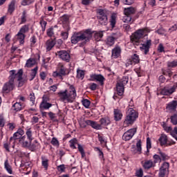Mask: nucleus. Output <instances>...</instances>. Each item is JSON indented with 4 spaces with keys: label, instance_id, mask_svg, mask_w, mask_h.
<instances>
[{
    "label": "nucleus",
    "instance_id": "nucleus-1",
    "mask_svg": "<svg viewBox=\"0 0 177 177\" xmlns=\"http://www.w3.org/2000/svg\"><path fill=\"white\" fill-rule=\"evenodd\" d=\"M8 81L3 84L1 93L8 95L16 88V82H18L19 88H21L27 82V79L23 78V70L19 69L18 71L12 70L9 71Z\"/></svg>",
    "mask_w": 177,
    "mask_h": 177
},
{
    "label": "nucleus",
    "instance_id": "nucleus-23",
    "mask_svg": "<svg viewBox=\"0 0 177 177\" xmlns=\"http://www.w3.org/2000/svg\"><path fill=\"white\" fill-rule=\"evenodd\" d=\"M142 165L144 169H150L153 167H156V164L151 160H147L142 162Z\"/></svg>",
    "mask_w": 177,
    "mask_h": 177
},
{
    "label": "nucleus",
    "instance_id": "nucleus-45",
    "mask_svg": "<svg viewBox=\"0 0 177 177\" xmlns=\"http://www.w3.org/2000/svg\"><path fill=\"white\" fill-rule=\"evenodd\" d=\"M46 34L50 38L55 37V29L53 28V26L47 29Z\"/></svg>",
    "mask_w": 177,
    "mask_h": 177
},
{
    "label": "nucleus",
    "instance_id": "nucleus-12",
    "mask_svg": "<svg viewBox=\"0 0 177 177\" xmlns=\"http://www.w3.org/2000/svg\"><path fill=\"white\" fill-rule=\"evenodd\" d=\"M55 55L56 56H58L59 59H61V60H63V62H66V63H70L71 56L70 55V53L66 50L57 51L55 53Z\"/></svg>",
    "mask_w": 177,
    "mask_h": 177
},
{
    "label": "nucleus",
    "instance_id": "nucleus-2",
    "mask_svg": "<svg viewBox=\"0 0 177 177\" xmlns=\"http://www.w3.org/2000/svg\"><path fill=\"white\" fill-rule=\"evenodd\" d=\"M57 95L61 102H64V103H73L77 97V91L75 90V87L71 85L69 86V89L59 91Z\"/></svg>",
    "mask_w": 177,
    "mask_h": 177
},
{
    "label": "nucleus",
    "instance_id": "nucleus-16",
    "mask_svg": "<svg viewBox=\"0 0 177 177\" xmlns=\"http://www.w3.org/2000/svg\"><path fill=\"white\" fill-rule=\"evenodd\" d=\"M169 171V163L165 162L160 169L159 177H165Z\"/></svg>",
    "mask_w": 177,
    "mask_h": 177
},
{
    "label": "nucleus",
    "instance_id": "nucleus-37",
    "mask_svg": "<svg viewBox=\"0 0 177 177\" xmlns=\"http://www.w3.org/2000/svg\"><path fill=\"white\" fill-rule=\"evenodd\" d=\"M37 64V60L35 58H30L27 60L26 66V67H32V66H35Z\"/></svg>",
    "mask_w": 177,
    "mask_h": 177
},
{
    "label": "nucleus",
    "instance_id": "nucleus-10",
    "mask_svg": "<svg viewBox=\"0 0 177 177\" xmlns=\"http://www.w3.org/2000/svg\"><path fill=\"white\" fill-rule=\"evenodd\" d=\"M162 127L165 132L170 133V135L177 140V127H175L174 130H172V127H168L165 122H162Z\"/></svg>",
    "mask_w": 177,
    "mask_h": 177
},
{
    "label": "nucleus",
    "instance_id": "nucleus-53",
    "mask_svg": "<svg viewBox=\"0 0 177 177\" xmlns=\"http://www.w3.org/2000/svg\"><path fill=\"white\" fill-rule=\"evenodd\" d=\"M167 67L170 68H174L175 67H177V61L168 62Z\"/></svg>",
    "mask_w": 177,
    "mask_h": 177
},
{
    "label": "nucleus",
    "instance_id": "nucleus-46",
    "mask_svg": "<svg viewBox=\"0 0 177 177\" xmlns=\"http://www.w3.org/2000/svg\"><path fill=\"white\" fill-rule=\"evenodd\" d=\"M26 21H27V12L24 10L22 12V15L21 17V22L19 24H24Z\"/></svg>",
    "mask_w": 177,
    "mask_h": 177
},
{
    "label": "nucleus",
    "instance_id": "nucleus-50",
    "mask_svg": "<svg viewBox=\"0 0 177 177\" xmlns=\"http://www.w3.org/2000/svg\"><path fill=\"white\" fill-rule=\"evenodd\" d=\"M82 104H83L84 107L86 109H89V106H91V101L88 99H83L82 100Z\"/></svg>",
    "mask_w": 177,
    "mask_h": 177
},
{
    "label": "nucleus",
    "instance_id": "nucleus-4",
    "mask_svg": "<svg viewBox=\"0 0 177 177\" xmlns=\"http://www.w3.org/2000/svg\"><path fill=\"white\" fill-rule=\"evenodd\" d=\"M150 32V30L147 28L140 29L136 30L130 36V41L135 46H139L140 45V39L144 37L147 36V34Z\"/></svg>",
    "mask_w": 177,
    "mask_h": 177
},
{
    "label": "nucleus",
    "instance_id": "nucleus-30",
    "mask_svg": "<svg viewBox=\"0 0 177 177\" xmlns=\"http://www.w3.org/2000/svg\"><path fill=\"white\" fill-rule=\"evenodd\" d=\"M109 23L112 28H114V27H115V24H117V14L113 13L111 15Z\"/></svg>",
    "mask_w": 177,
    "mask_h": 177
},
{
    "label": "nucleus",
    "instance_id": "nucleus-17",
    "mask_svg": "<svg viewBox=\"0 0 177 177\" xmlns=\"http://www.w3.org/2000/svg\"><path fill=\"white\" fill-rule=\"evenodd\" d=\"M150 46H151V40L149 39L147 41L142 44V46L140 47L142 52L145 53V55H147L149 51L150 50Z\"/></svg>",
    "mask_w": 177,
    "mask_h": 177
},
{
    "label": "nucleus",
    "instance_id": "nucleus-40",
    "mask_svg": "<svg viewBox=\"0 0 177 177\" xmlns=\"http://www.w3.org/2000/svg\"><path fill=\"white\" fill-rule=\"evenodd\" d=\"M103 38V31L95 32L94 34V39L99 41Z\"/></svg>",
    "mask_w": 177,
    "mask_h": 177
},
{
    "label": "nucleus",
    "instance_id": "nucleus-11",
    "mask_svg": "<svg viewBox=\"0 0 177 177\" xmlns=\"http://www.w3.org/2000/svg\"><path fill=\"white\" fill-rule=\"evenodd\" d=\"M88 81H97L100 83L101 86L104 85V81H106V78L104 76L100 74L93 73L90 75V78L88 79Z\"/></svg>",
    "mask_w": 177,
    "mask_h": 177
},
{
    "label": "nucleus",
    "instance_id": "nucleus-55",
    "mask_svg": "<svg viewBox=\"0 0 177 177\" xmlns=\"http://www.w3.org/2000/svg\"><path fill=\"white\" fill-rule=\"evenodd\" d=\"M137 151L140 154L142 153V140H138L136 143Z\"/></svg>",
    "mask_w": 177,
    "mask_h": 177
},
{
    "label": "nucleus",
    "instance_id": "nucleus-38",
    "mask_svg": "<svg viewBox=\"0 0 177 177\" xmlns=\"http://www.w3.org/2000/svg\"><path fill=\"white\" fill-rule=\"evenodd\" d=\"M68 31H70V27L68 26V25H67L66 31L61 32V37L64 40H66V39H67V38H68Z\"/></svg>",
    "mask_w": 177,
    "mask_h": 177
},
{
    "label": "nucleus",
    "instance_id": "nucleus-25",
    "mask_svg": "<svg viewBox=\"0 0 177 177\" xmlns=\"http://www.w3.org/2000/svg\"><path fill=\"white\" fill-rule=\"evenodd\" d=\"M19 171H27L26 174L28 175V173L31 171V166H30L28 162L25 163L21 162Z\"/></svg>",
    "mask_w": 177,
    "mask_h": 177
},
{
    "label": "nucleus",
    "instance_id": "nucleus-49",
    "mask_svg": "<svg viewBox=\"0 0 177 177\" xmlns=\"http://www.w3.org/2000/svg\"><path fill=\"white\" fill-rule=\"evenodd\" d=\"M77 149H78V151H80V153H81V156H82V158H85V156H86L85 154V151L84 150V147H82V145H80V144H77Z\"/></svg>",
    "mask_w": 177,
    "mask_h": 177
},
{
    "label": "nucleus",
    "instance_id": "nucleus-29",
    "mask_svg": "<svg viewBox=\"0 0 177 177\" xmlns=\"http://www.w3.org/2000/svg\"><path fill=\"white\" fill-rule=\"evenodd\" d=\"M136 13V8L133 7L124 8V15H127V16H131V15H135Z\"/></svg>",
    "mask_w": 177,
    "mask_h": 177
},
{
    "label": "nucleus",
    "instance_id": "nucleus-14",
    "mask_svg": "<svg viewBox=\"0 0 177 177\" xmlns=\"http://www.w3.org/2000/svg\"><path fill=\"white\" fill-rule=\"evenodd\" d=\"M176 91V86L174 85L171 87L169 86H165L162 88L160 89V95H163L165 96H169L172 95Z\"/></svg>",
    "mask_w": 177,
    "mask_h": 177
},
{
    "label": "nucleus",
    "instance_id": "nucleus-51",
    "mask_svg": "<svg viewBox=\"0 0 177 177\" xmlns=\"http://www.w3.org/2000/svg\"><path fill=\"white\" fill-rule=\"evenodd\" d=\"M171 122L173 125H177V113H174L170 117Z\"/></svg>",
    "mask_w": 177,
    "mask_h": 177
},
{
    "label": "nucleus",
    "instance_id": "nucleus-57",
    "mask_svg": "<svg viewBox=\"0 0 177 177\" xmlns=\"http://www.w3.org/2000/svg\"><path fill=\"white\" fill-rule=\"evenodd\" d=\"M29 100L32 102V104L35 103V94L32 91H31L29 95Z\"/></svg>",
    "mask_w": 177,
    "mask_h": 177
},
{
    "label": "nucleus",
    "instance_id": "nucleus-35",
    "mask_svg": "<svg viewBox=\"0 0 177 177\" xmlns=\"http://www.w3.org/2000/svg\"><path fill=\"white\" fill-rule=\"evenodd\" d=\"M15 5H16V1L15 0H12L10 2V3L8 5V13H10V15H12V13L15 12Z\"/></svg>",
    "mask_w": 177,
    "mask_h": 177
},
{
    "label": "nucleus",
    "instance_id": "nucleus-43",
    "mask_svg": "<svg viewBox=\"0 0 177 177\" xmlns=\"http://www.w3.org/2000/svg\"><path fill=\"white\" fill-rule=\"evenodd\" d=\"M37 73H38V67L37 66H36L35 68L31 70L30 78L29 79V80L32 81V80H34V78H35V75H37Z\"/></svg>",
    "mask_w": 177,
    "mask_h": 177
},
{
    "label": "nucleus",
    "instance_id": "nucleus-54",
    "mask_svg": "<svg viewBox=\"0 0 177 177\" xmlns=\"http://www.w3.org/2000/svg\"><path fill=\"white\" fill-rule=\"evenodd\" d=\"M159 154L160 156V158L161 160H162V161H165L166 160H169V157L167 156V154H165V153L162 152V151H160Z\"/></svg>",
    "mask_w": 177,
    "mask_h": 177
},
{
    "label": "nucleus",
    "instance_id": "nucleus-63",
    "mask_svg": "<svg viewBox=\"0 0 177 177\" xmlns=\"http://www.w3.org/2000/svg\"><path fill=\"white\" fill-rule=\"evenodd\" d=\"M5 127V118L3 115H0V128Z\"/></svg>",
    "mask_w": 177,
    "mask_h": 177
},
{
    "label": "nucleus",
    "instance_id": "nucleus-52",
    "mask_svg": "<svg viewBox=\"0 0 177 177\" xmlns=\"http://www.w3.org/2000/svg\"><path fill=\"white\" fill-rule=\"evenodd\" d=\"M47 24H48V22H46L45 20H44V18H41L40 25L41 26L42 31H45V30H46Z\"/></svg>",
    "mask_w": 177,
    "mask_h": 177
},
{
    "label": "nucleus",
    "instance_id": "nucleus-39",
    "mask_svg": "<svg viewBox=\"0 0 177 177\" xmlns=\"http://www.w3.org/2000/svg\"><path fill=\"white\" fill-rule=\"evenodd\" d=\"M4 167H5V169H6L7 172H8V174H10V175H12V174H13V170L12 169V166H10V165H9V161L8 160H6L5 161Z\"/></svg>",
    "mask_w": 177,
    "mask_h": 177
},
{
    "label": "nucleus",
    "instance_id": "nucleus-21",
    "mask_svg": "<svg viewBox=\"0 0 177 177\" xmlns=\"http://www.w3.org/2000/svg\"><path fill=\"white\" fill-rule=\"evenodd\" d=\"M177 100H173L166 105V110L167 111H176Z\"/></svg>",
    "mask_w": 177,
    "mask_h": 177
},
{
    "label": "nucleus",
    "instance_id": "nucleus-13",
    "mask_svg": "<svg viewBox=\"0 0 177 177\" xmlns=\"http://www.w3.org/2000/svg\"><path fill=\"white\" fill-rule=\"evenodd\" d=\"M137 131H138L137 128L130 129L122 135V140H125V142H127L128 140H131V139L133 138L135 133H136Z\"/></svg>",
    "mask_w": 177,
    "mask_h": 177
},
{
    "label": "nucleus",
    "instance_id": "nucleus-6",
    "mask_svg": "<svg viewBox=\"0 0 177 177\" xmlns=\"http://www.w3.org/2000/svg\"><path fill=\"white\" fill-rule=\"evenodd\" d=\"M68 74H70V70L66 67L64 64L59 63L56 71L53 73V77L63 80V77H66V75H68Z\"/></svg>",
    "mask_w": 177,
    "mask_h": 177
},
{
    "label": "nucleus",
    "instance_id": "nucleus-9",
    "mask_svg": "<svg viewBox=\"0 0 177 177\" xmlns=\"http://www.w3.org/2000/svg\"><path fill=\"white\" fill-rule=\"evenodd\" d=\"M97 19L100 24L102 26H106L107 24L108 19L107 14H106V11L103 9H99L97 11Z\"/></svg>",
    "mask_w": 177,
    "mask_h": 177
},
{
    "label": "nucleus",
    "instance_id": "nucleus-18",
    "mask_svg": "<svg viewBox=\"0 0 177 177\" xmlns=\"http://www.w3.org/2000/svg\"><path fill=\"white\" fill-rule=\"evenodd\" d=\"M17 143L22 147H28L31 145V142L28 140V138L26 136H23Z\"/></svg>",
    "mask_w": 177,
    "mask_h": 177
},
{
    "label": "nucleus",
    "instance_id": "nucleus-27",
    "mask_svg": "<svg viewBox=\"0 0 177 177\" xmlns=\"http://www.w3.org/2000/svg\"><path fill=\"white\" fill-rule=\"evenodd\" d=\"M121 55V48L120 46H115L113 50H112V57L113 59H117L120 57Z\"/></svg>",
    "mask_w": 177,
    "mask_h": 177
},
{
    "label": "nucleus",
    "instance_id": "nucleus-5",
    "mask_svg": "<svg viewBox=\"0 0 177 177\" xmlns=\"http://www.w3.org/2000/svg\"><path fill=\"white\" fill-rule=\"evenodd\" d=\"M128 84V77L124 76L116 84V93L113 95L114 100L117 99H121L124 96V91H125V85Z\"/></svg>",
    "mask_w": 177,
    "mask_h": 177
},
{
    "label": "nucleus",
    "instance_id": "nucleus-59",
    "mask_svg": "<svg viewBox=\"0 0 177 177\" xmlns=\"http://www.w3.org/2000/svg\"><path fill=\"white\" fill-rule=\"evenodd\" d=\"M153 158L154 159L153 164H156V162H161V157L159 155H154Z\"/></svg>",
    "mask_w": 177,
    "mask_h": 177
},
{
    "label": "nucleus",
    "instance_id": "nucleus-62",
    "mask_svg": "<svg viewBox=\"0 0 177 177\" xmlns=\"http://www.w3.org/2000/svg\"><path fill=\"white\" fill-rule=\"evenodd\" d=\"M89 89H91V91H96V89H97V84L96 83L90 84Z\"/></svg>",
    "mask_w": 177,
    "mask_h": 177
},
{
    "label": "nucleus",
    "instance_id": "nucleus-31",
    "mask_svg": "<svg viewBox=\"0 0 177 177\" xmlns=\"http://www.w3.org/2000/svg\"><path fill=\"white\" fill-rule=\"evenodd\" d=\"M52 106V104L49 102H46L45 101L41 102L40 104V110L42 111L44 110H48Z\"/></svg>",
    "mask_w": 177,
    "mask_h": 177
},
{
    "label": "nucleus",
    "instance_id": "nucleus-34",
    "mask_svg": "<svg viewBox=\"0 0 177 177\" xmlns=\"http://www.w3.org/2000/svg\"><path fill=\"white\" fill-rule=\"evenodd\" d=\"M122 20L123 23H127V24H132L133 23V19H132V17L127 15H124Z\"/></svg>",
    "mask_w": 177,
    "mask_h": 177
},
{
    "label": "nucleus",
    "instance_id": "nucleus-56",
    "mask_svg": "<svg viewBox=\"0 0 177 177\" xmlns=\"http://www.w3.org/2000/svg\"><path fill=\"white\" fill-rule=\"evenodd\" d=\"M51 145H53V146H55L57 147H59V140H57V138H53L51 141H50Z\"/></svg>",
    "mask_w": 177,
    "mask_h": 177
},
{
    "label": "nucleus",
    "instance_id": "nucleus-24",
    "mask_svg": "<svg viewBox=\"0 0 177 177\" xmlns=\"http://www.w3.org/2000/svg\"><path fill=\"white\" fill-rule=\"evenodd\" d=\"M99 122H100V125H101L102 127H107V126L110 125V124H111L110 118L108 116L100 118Z\"/></svg>",
    "mask_w": 177,
    "mask_h": 177
},
{
    "label": "nucleus",
    "instance_id": "nucleus-20",
    "mask_svg": "<svg viewBox=\"0 0 177 177\" xmlns=\"http://www.w3.org/2000/svg\"><path fill=\"white\" fill-rule=\"evenodd\" d=\"M122 111L117 108L113 109V118L115 121H121L122 120Z\"/></svg>",
    "mask_w": 177,
    "mask_h": 177
},
{
    "label": "nucleus",
    "instance_id": "nucleus-33",
    "mask_svg": "<svg viewBox=\"0 0 177 177\" xmlns=\"http://www.w3.org/2000/svg\"><path fill=\"white\" fill-rule=\"evenodd\" d=\"M106 44L108 45V46H113L115 42V38L112 36H109L106 40H105Z\"/></svg>",
    "mask_w": 177,
    "mask_h": 177
},
{
    "label": "nucleus",
    "instance_id": "nucleus-22",
    "mask_svg": "<svg viewBox=\"0 0 177 177\" xmlns=\"http://www.w3.org/2000/svg\"><path fill=\"white\" fill-rule=\"evenodd\" d=\"M55 45H56V40L55 39H49L45 44L46 50H48V52L52 50V48H54Z\"/></svg>",
    "mask_w": 177,
    "mask_h": 177
},
{
    "label": "nucleus",
    "instance_id": "nucleus-64",
    "mask_svg": "<svg viewBox=\"0 0 177 177\" xmlns=\"http://www.w3.org/2000/svg\"><path fill=\"white\" fill-rule=\"evenodd\" d=\"M32 147L34 149H38V147H39V142H38V141L35 140L32 145Z\"/></svg>",
    "mask_w": 177,
    "mask_h": 177
},
{
    "label": "nucleus",
    "instance_id": "nucleus-60",
    "mask_svg": "<svg viewBox=\"0 0 177 177\" xmlns=\"http://www.w3.org/2000/svg\"><path fill=\"white\" fill-rule=\"evenodd\" d=\"M57 169L59 172H65L66 167H64V165H60L57 167Z\"/></svg>",
    "mask_w": 177,
    "mask_h": 177
},
{
    "label": "nucleus",
    "instance_id": "nucleus-19",
    "mask_svg": "<svg viewBox=\"0 0 177 177\" xmlns=\"http://www.w3.org/2000/svg\"><path fill=\"white\" fill-rule=\"evenodd\" d=\"M86 125L91 127V128H93V129H96L97 131H100V129H102L100 123L99 124L97 123V122L88 120H86Z\"/></svg>",
    "mask_w": 177,
    "mask_h": 177
},
{
    "label": "nucleus",
    "instance_id": "nucleus-28",
    "mask_svg": "<svg viewBox=\"0 0 177 177\" xmlns=\"http://www.w3.org/2000/svg\"><path fill=\"white\" fill-rule=\"evenodd\" d=\"M41 158L42 167L46 171H48V168H49V159L45 156H42Z\"/></svg>",
    "mask_w": 177,
    "mask_h": 177
},
{
    "label": "nucleus",
    "instance_id": "nucleus-26",
    "mask_svg": "<svg viewBox=\"0 0 177 177\" xmlns=\"http://www.w3.org/2000/svg\"><path fill=\"white\" fill-rule=\"evenodd\" d=\"M34 133L32 132V129L31 127H27L26 129V136L29 142H32L34 140Z\"/></svg>",
    "mask_w": 177,
    "mask_h": 177
},
{
    "label": "nucleus",
    "instance_id": "nucleus-8",
    "mask_svg": "<svg viewBox=\"0 0 177 177\" xmlns=\"http://www.w3.org/2000/svg\"><path fill=\"white\" fill-rule=\"evenodd\" d=\"M159 143L160 146L162 147H169V146H172L174 145H176V142L174 141V140H171L168 138V136L167 134H161L159 139Z\"/></svg>",
    "mask_w": 177,
    "mask_h": 177
},
{
    "label": "nucleus",
    "instance_id": "nucleus-41",
    "mask_svg": "<svg viewBox=\"0 0 177 177\" xmlns=\"http://www.w3.org/2000/svg\"><path fill=\"white\" fill-rule=\"evenodd\" d=\"M23 109V105L21 104L19 102H16L13 104L12 109L14 111H20Z\"/></svg>",
    "mask_w": 177,
    "mask_h": 177
},
{
    "label": "nucleus",
    "instance_id": "nucleus-48",
    "mask_svg": "<svg viewBox=\"0 0 177 177\" xmlns=\"http://www.w3.org/2000/svg\"><path fill=\"white\" fill-rule=\"evenodd\" d=\"M29 30H30V26L24 25L19 30V32H21L22 34H26V32H28Z\"/></svg>",
    "mask_w": 177,
    "mask_h": 177
},
{
    "label": "nucleus",
    "instance_id": "nucleus-15",
    "mask_svg": "<svg viewBox=\"0 0 177 177\" xmlns=\"http://www.w3.org/2000/svg\"><path fill=\"white\" fill-rule=\"evenodd\" d=\"M140 62V58L138 54H133L131 55V58L127 59L126 66L129 67V66H135V64H138Z\"/></svg>",
    "mask_w": 177,
    "mask_h": 177
},
{
    "label": "nucleus",
    "instance_id": "nucleus-58",
    "mask_svg": "<svg viewBox=\"0 0 177 177\" xmlns=\"http://www.w3.org/2000/svg\"><path fill=\"white\" fill-rule=\"evenodd\" d=\"M136 176H137V177H143V169H142V168L136 170Z\"/></svg>",
    "mask_w": 177,
    "mask_h": 177
},
{
    "label": "nucleus",
    "instance_id": "nucleus-44",
    "mask_svg": "<svg viewBox=\"0 0 177 177\" xmlns=\"http://www.w3.org/2000/svg\"><path fill=\"white\" fill-rule=\"evenodd\" d=\"M69 20L70 15H64L62 17H61V21L63 23V24H68Z\"/></svg>",
    "mask_w": 177,
    "mask_h": 177
},
{
    "label": "nucleus",
    "instance_id": "nucleus-32",
    "mask_svg": "<svg viewBox=\"0 0 177 177\" xmlns=\"http://www.w3.org/2000/svg\"><path fill=\"white\" fill-rule=\"evenodd\" d=\"M86 71H84V70H81V69H77V75L76 77L78 80H83L84 78H85V74H86Z\"/></svg>",
    "mask_w": 177,
    "mask_h": 177
},
{
    "label": "nucleus",
    "instance_id": "nucleus-36",
    "mask_svg": "<svg viewBox=\"0 0 177 177\" xmlns=\"http://www.w3.org/2000/svg\"><path fill=\"white\" fill-rule=\"evenodd\" d=\"M22 137L23 136H21V134H19V133L15 132L13 134L12 137L10 138V142H12V140H15V142L17 143L18 141L20 140V139H21Z\"/></svg>",
    "mask_w": 177,
    "mask_h": 177
},
{
    "label": "nucleus",
    "instance_id": "nucleus-47",
    "mask_svg": "<svg viewBox=\"0 0 177 177\" xmlns=\"http://www.w3.org/2000/svg\"><path fill=\"white\" fill-rule=\"evenodd\" d=\"M17 39H19L20 44H23V42H24V38H26V35H24V33L19 32L17 35Z\"/></svg>",
    "mask_w": 177,
    "mask_h": 177
},
{
    "label": "nucleus",
    "instance_id": "nucleus-61",
    "mask_svg": "<svg viewBox=\"0 0 177 177\" xmlns=\"http://www.w3.org/2000/svg\"><path fill=\"white\" fill-rule=\"evenodd\" d=\"M158 52H159V53H162V52L165 53V50L164 48V46L162 45V44H160L158 46Z\"/></svg>",
    "mask_w": 177,
    "mask_h": 177
},
{
    "label": "nucleus",
    "instance_id": "nucleus-3",
    "mask_svg": "<svg viewBox=\"0 0 177 177\" xmlns=\"http://www.w3.org/2000/svg\"><path fill=\"white\" fill-rule=\"evenodd\" d=\"M92 38V31L89 29L80 31L79 32L75 33L71 37V42L72 44H78L81 41L83 42L80 45V46H84L86 44V42H89V40Z\"/></svg>",
    "mask_w": 177,
    "mask_h": 177
},
{
    "label": "nucleus",
    "instance_id": "nucleus-7",
    "mask_svg": "<svg viewBox=\"0 0 177 177\" xmlns=\"http://www.w3.org/2000/svg\"><path fill=\"white\" fill-rule=\"evenodd\" d=\"M138 114L135 109L132 108H129L127 112L126 118L123 122V125L124 127H129V125H132L136 121V118H138Z\"/></svg>",
    "mask_w": 177,
    "mask_h": 177
},
{
    "label": "nucleus",
    "instance_id": "nucleus-42",
    "mask_svg": "<svg viewBox=\"0 0 177 177\" xmlns=\"http://www.w3.org/2000/svg\"><path fill=\"white\" fill-rule=\"evenodd\" d=\"M69 143H70L71 149L75 150V149H77V147H75V145H78V140H77V138H73L69 141Z\"/></svg>",
    "mask_w": 177,
    "mask_h": 177
}]
</instances>
